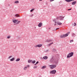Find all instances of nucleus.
Returning a JSON list of instances; mask_svg holds the SVG:
<instances>
[{
  "label": "nucleus",
  "mask_w": 77,
  "mask_h": 77,
  "mask_svg": "<svg viewBox=\"0 0 77 77\" xmlns=\"http://www.w3.org/2000/svg\"><path fill=\"white\" fill-rule=\"evenodd\" d=\"M56 71L55 70H54L51 71L50 72V74H56Z\"/></svg>",
  "instance_id": "nucleus-7"
},
{
  "label": "nucleus",
  "mask_w": 77,
  "mask_h": 77,
  "mask_svg": "<svg viewBox=\"0 0 77 77\" xmlns=\"http://www.w3.org/2000/svg\"><path fill=\"white\" fill-rule=\"evenodd\" d=\"M57 64H52L51 65H50L49 66L51 69H54L55 68H56Z\"/></svg>",
  "instance_id": "nucleus-4"
},
{
  "label": "nucleus",
  "mask_w": 77,
  "mask_h": 77,
  "mask_svg": "<svg viewBox=\"0 0 77 77\" xmlns=\"http://www.w3.org/2000/svg\"><path fill=\"white\" fill-rule=\"evenodd\" d=\"M14 3H16V4H17V3H19V1H16L14 2Z\"/></svg>",
  "instance_id": "nucleus-22"
},
{
  "label": "nucleus",
  "mask_w": 77,
  "mask_h": 77,
  "mask_svg": "<svg viewBox=\"0 0 77 77\" xmlns=\"http://www.w3.org/2000/svg\"><path fill=\"white\" fill-rule=\"evenodd\" d=\"M14 17H20V15H18V14H15V15H14Z\"/></svg>",
  "instance_id": "nucleus-14"
},
{
  "label": "nucleus",
  "mask_w": 77,
  "mask_h": 77,
  "mask_svg": "<svg viewBox=\"0 0 77 77\" xmlns=\"http://www.w3.org/2000/svg\"><path fill=\"white\" fill-rule=\"evenodd\" d=\"M43 59H44L45 60H46L47 59H48V57L46 56H45L43 57Z\"/></svg>",
  "instance_id": "nucleus-13"
},
{
  "label": "nucleus",
  "mask_w": 77,
  "mask_h": 77,
  "mask_svg": "<svg viewBox=\"0 0 77 77\" xmlns=\"http://www.w3.org/2000/svg\"><path fill=\"white\" fill-rule=\"evenodd\" d=\"M72 26H75L76 25V23H72Z\"/></svg>",
  "instance_id": "nucleus-26"
},
{
  "label": "nucleus",
  "mask_w": 77,
  "mask_h": 77,
  "mask_svg": "<svg viewBox=\"0 0 77 77\" xmlns=\"http://www.w3.org/2000/svg\"><path fill=\"white\" fill-rule=\"evenodd\" d=\"M72 37H75V34L74 33H72Z\"/></svg>",
  "instance_id": "nucleus-21"
},
{
  "label": "nucleus",
  "mask_w": 77,
  "mask_h": 77,
  "mask_svg": "<svg viewBox=\"0 0 77 77\" xmlns=\"http://www.w3.org/2000/svg\"><path fill=\"white\" fill-rule=\"evenodd\" d=\"M63 18H64V17L63 16H60L57 17V20H60V21L62 20H63Z\"/></svg>",
  "instance_id": "nucleus-5"
},
{
  "label": "nucleus",
  "mask_w": 77,
  "mask_h": 77,
  "mask_svg": "<svg viewBox=\"0 0 77 77\" xmlns=\"http://www.w3.org/2000/svg\"><path fill=\"white\" fill-rule=\"evenodd\" d=\"M49 62L51 63H55L56 65H57L58 63V60L52 57L50 60Z\"/></svg>",
  "instance_id": "nucleus-1"
},
{
  "label": "nucleus",
  "mask_w": 77,
  "mask_h": 77,
  "mask_svg": "<svg viewBox=\"0 0 77 77\" xmlns=\"http://www.w3.org/2000/svg\"><path fill=\"white\" fill-rule=\"evenodd\" d=\"M20 22H21V21H18V22H17V23H16V24H18L20 23Z\"/></svg>",
  "instance_id": "nucleus-25"
},
{
  "label": "nucleus",
  "mask_w": 77,
  "mask_h": 77,
  "mask_svg": "<svg viewBox=\"0 0 77 77\" xmlns=\"http://www.w3.org/2000/svg\"><path fill=\"white\" fill-rule=\"evenodd\" d=\"M38 63H39L38 61L35 64V65H36V64H38Z\"/></svg>",
  "instance_id": "nucleus-32"
},
{
  "label": "nucleus",
  "mask_w": 77,
  "mask_h": 77,
  "mask_svg": "<svg viewBox=\"0 0 77 77\" xmlns=\"http://www.w3.org/2000/svg\"><path fill=\"white\" fill-rule=\"evenodd\" d=\"M20 59L17 58L16 60V62H18L19 61H20Z\"/></svg>",
  "instance_id": "nucleus-19"
},
{
  "label": "nucleus",
  "mask_w": 77,
  "mask_h": 77,
  "mask_svg": "<svg viewBox=\"0 0 77 77\" xmlns=\"http://www.w3.org/2000/svg\"><path fill=\"white\" fill-rule=\"evenodd\" d=\"M47 67V66H42V69H44V68H45Z\"/></svg>",
  "instance_id": "nucleus-18"
},
{
  "label": "nucleus",
  "mask_w": 77,
  "mask_h": 77,
  "mask_svg": "<svg viewBox=\"0 0 77 77\" xmlns=\"http://www.w3.org/2000/svg\"><path fill=\"white\" fill-rule=\"evenodd\" d=\"M13 22L15 24H17V22H18V20H13Z\"/></svg>",
  "instance_id": "nucleus-10"
},
{
  "label": "nucleus",
  "mask_w": 77,
  "mask_h": 77,
  "mask_svg": "<svg viewBox=\"0 0 77 77\" xmlns=\"http://www.w3.org/2000/svg\"><path fill=\"white\" fill-rule=\"evenodd\" d=\"M54 0H50V1L51 2H53V1H54Z\"/></svg>",
  "instance_id": "nucleus-34"
},
{
  "label": "nucleus",
  "mask_w": 77,
  "mask_h": 77,
  "mask_svg": "<svg viewBox=\"0 0 77 77\" xmlns=\"http://www.w3.org/2000/svg\"><path fill=\"white\" fill-rule=\"evenodd\" d=\"M53 44V42H52V43L49 44V46H50V45H51V44Z\"/></svg>",
  "instance_id": "nucleus-31"
},
{
  "label": "nucleus",
  "mask_w": 77,
  "mask_h": 77,
  "mask_svg": "<svg viewBox=\"0 0 77 77\" xmlns=\"http://www.w3.org/2000/svg\"><path fill=\"white\" fill-rule=\"evenodd\" d=\"M58 29H59V28L57 29L56 30H58Z\"/></svg>",
  "instance_id": "nucleus-38"
},
{
  "label": "nucleus",
  "mask_w": 77,
  "mask_h": 77,
  "mask_svg": "<svg viewBox=\"0 0 77 77\" xmlns=\"http://www.w3.org/2000/svg\"><path fill=\"white\" fill-rule=\"evenodd\" d=\"M70 33V32H67V33L65 34H64L63 35H61L60 36V38H65V37H66V36H68L69 35Z\"/></svg>",
  "instance_id": "nucleus-2"
},
{
  "label": "nucleus",
  "mask_w": 77,
  "mask_h": 77,
  "mask_svg": "<svg viewBox=\"0 0 77 77\" xmlns=\"http://www.w3.org/2000/svg\"><path fill=\"white\" fill-rule=\"evenodd\" d=\"M29 67H30V65H27V66H25L23 68V69L25 71L26 70H27V68H29Z\"/></svg>",
  "instance_id": "nucleus-8"
},
{
  "label": "nucleus",
  "mask_w": 77,
  "mask_h": 77,
  "mask_svg": "<svg viewBox=\"0 0 77 77\" xmlns=\"http://www.w3.org/2000/svg\"><path fill=\"white\" fill-rule=\"evenodd\" d=\"M51 41H53V39L48 40L46 41V42H51Z\"/></svg>",
  "instance_id": "nucleus-17"
},
{
  "label": "nucleus",
  "mask_w": 77,
  "mask_h": 77,
  "mask_svg": "<svg viewBox=\"0 0 77 77\" xmlns=\"http://www.w3.org/2000/svg\"><path fill=\"white\" fill-rule=\"evenodd\" d=\"M20 37H18V39H20Z\"/></svg>",
  "instance_id": "nucleus-36"
},
{
  "label": "nucleus",
  "mask_w": 77,
  "mask_h": 77,
  "mask_svg": "<svg viewBox=\"0 0 77 77\" xmlns=\"http://www.w3.org/2000/svg\"><path fill=\"white\" fill-rule=\"evenodd\" d=\"M73 41H74V40H72L70 41V43H71L72 42H73Z\"/></svg>",
  "instance_id": "nucleus-30"
},
{
  "label": "nucleus",
  "mask_w": 77,
  "mask_h": 77,
  "mask_svg": "<svg viewBox=\"0 0 77 77\" xmlns=\"http://www.w3.org/2000/svg\"><path fill=\"white\" fill-rule=\"evenodd\" d=\"M42 44H40L38 45H35V47L36 48H37V47H38V48L41 47H42Z\"/></svg>",
  "instance_id": "nucleus-6"
},
{
  "label": "nucleus",
  "mask_w": 77,
  "mask_h": 77,
  "mask_svg": "<svg viewBox=\"0 0 77 77\" xmlns=\"http://www.w3.org/2000/svg\"><path fill=\"white\" fill-rule=\"evenodd\" d=\"M11 35L8 36L7 37V39H9V38H11Z\"/></svg>",
  "instance_id": "nucleus-24"
},
{
  "label": "nucleus",
  "mask_w": 77,
  "mask_h": 77,
  "mask_svg": "<svg viewBox=\"0 0 77 77\" xmlns=\"http://www.w3.org/2000/svg\"><path fill=\"white\" fill-rule=\"evenodd\" d=\"M54 26H56V24H54Z\"/></svg>",
  "instance_id": "nucleus-39"
},
{
  "label": "nucleus",
  "mask_w": 77,
  "mask_h": 77,
  "mask_svg": "<svg viewBox=\"0 0 77 77\" xmlns=\"http://www.w3.org/2000/svg\"><path fill=\"white\" fill-rule=\"evenodd\" d=\"M71 10V8L68 9V11H70Z\"/></svg>",
  "instance_id": "nucleus-35"
},
{
  "label": "nucleus",
  "mask_w": 77,
  "mask_h": 77,
  "mask_svg": "<svg viewBox=\"0 0 77 77\" xmlns=\"http://www.w3.org/2000/svg\"><path fill=\"white\" fill-rule=\"evenodd\" d=\"M33 15H34L33 14H32L30 16V17H33Z\"/></svg>",
  "instance_id": "nucleus-33"
},
{
  "label": "nucleus",
  "mask_w": 77,
  "mask_h": 77,
  "mask_svg": "<svg viewBox=\"0 0 77 77\" xmlns=\"http://www.w3.org/2000/svg\"><path fill=\"white\" fill-rule=\"evenodd\" d=\"M15 60V58L13 57L12 59H11L10 60V61H11V62H13V61H14V60Z\"/></svg>",
  "instance_id": "nucleus-15"
},
{
  "label": "nucleus",
  "mask_w": 77,
  "mask_h": 77,
  "mask_svg": "<svg viewBox=\"0 0 77 77\" xmlns=\"http://www.w3.org/2000/svg\"><path fill=\"white\" fill-rule=\"evenodd\" d=\"M53 21H54L55 23L56 24L57 23V22H56V20L55 19H54L53 20Z\"/></svg>",
  "instance_id": "nucleus-20"
},
{
  "label": "nucleus",
  "mask_w": 77,
  "mask_h": 77,
  "mask_svg": "<svg viewBox=\"0 0 77 77\" xmlns=\"http://www.w3.org/2000/svg\"><path fill=\"white\" fill-rule=\"evenodd\" d=\"M42 0H39V1H40V2H41Z\"/></svg>",
  "instance_id": "nucleus-37"
},
{
  "label": "nucleus",
  "mask_w": 77,
  "mask_h": 77,
  "mask_svg": "<svg viewBox=\"0 0 77 77\" xmlns=\"http://www.w3.org/2000/svg\"><path fill=\"white\" fill-rule=\"evenodd\" d=\"M42 25H43L42 23L40 22L38 24V26L39 27H41L42 26Z\"/></svg>",
  "instance_id": "nucleus-9"
},
{
  "label": "nucleus",
  "mask_w": 77,
  "mask_h": 77,
  "mask_svg": "<svg viewBox=\"0 0 77 77\" xmlns=\"http://www.w3.org/2000/svg\"><path fill=\"white\" fill-rule=\"evenodd\" d=\"M38 68L37 66H35L33 67V68L34 69H36V68Z\"/></svg>",
  "instance_id": "nucleus-27"
},
{
  "label": "nucleus",
  "mask_w": 77,
  "mask_h": 77,
  "mask_svg": "<svg viewBox=\"0 0 77 77\" xmlns=\"http://www.w3.org/2000/svg\"><path fill=\"white\" fill-rule=\"evenodd\" d=\"M73 54H74V52H71L69 53L67 56V58H70L71 57H72V56H73Z\"/></svg>",
  "instance_id": "nucleus-3"
},
{
  "label": "nucleus",
  "mask_w": 77,
  "mask_h": 77,
  "mask_svg": "<svg viewBox=\"0 0 77 77\" xmlns=\"http://www.w3.org/2000/svg\"><path fill=\"white\" fill-rule=\"evenodd\" d=\"M77 3V2L76 1H74L72 2V5H75L76 4V3Z\"/></svg>",
  "instance_id": "nucleus-12"
},
{
  "label": "nucleus",
  "mask_w": 77,
  "mask_h": 77,
  "mask_svg": "<svg viewBox=\"0 0 77 77\" xmlns=\"http://www.w3.org/2000/svg\"><path fill=\"white\" fill-rule=\"evenodd\" d=\"M36 62V61L34 60L33 61V60H32V63H35Z\"/></svg>",
  "instance_id": "nucleus-29"
},
{
  "label": "nucleus",
  "mask_w": 77,
  "mask_h": 77,
  "mask_svg": "<svg viewBox=\"0 0 77 77\" xmlns=\"http://www.w3.org/2000/svg\"><path fill=\"white\" fill-rule=\"evenodd\" d=\"M11 57H12V56H10L8 57V59H11Z\"/></svg>",
  "instance_id": "nucleus-28"
},
{
  "label": "nucleus",
  "mask_w": 77,
  "mask_h": 77,
  "mask_svg": "<svg viewBox=\"0 0 77 77\" xmlns=\"http://www.w3.org/2000/svg\"><path fill=\"white\" fill-rule=\"evenodd\" d=\"M35 8H33V9H32L31 10H30V12H32L34 11H35Z\"/></svg>",
  "instance_id": "nucleus-23"
},
{
  "label": "nucleus",
  "mask_w": 77,
  "mask_h": 77,
  "mask_svg": "<svg viewBox=\"0 0 77 77\" xmlns=\"http://www.w3.org/2000/svg\"><path fill=\"white\" fill-rule=\"evenodd\" d=\"M28 63H32V60H29L28 61Z\"/></svg>",
  "instance_id": "nucleus-16"
},
{
  "label": "nucleus",
  "mask_w": 77,
  "mask_h": 77,
  "mask_svg": "<svg viewBox=\"0 0 77 77\" xmlns=\"http://www.w3.org/2000/svg\"><path fill=\"white\" fill-rule=\"evenodd\" d=\"M57 24L59 26H60V25H62V23L61 22H58L57 23Z\"/></svg>",
  "instance_id": "nucleus-11"
}]
</instances>
